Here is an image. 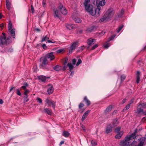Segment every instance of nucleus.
Instances as JSON below:
<instances>
[{
    "label": "nucleus",
    "mask_w": 146,
    "mask_h": 146,
    "mask_svg": "<svg viewBox=\"0 0 146 146\" xmlns=\"http://www.w3.org/2000/svg\"><path fill=\"white\" fill-rule=\"evenodd\" d=\"M86 104L88 106H89L90 104V101H86Z\"/></svg>",
    "instance_id": "nucleus-55"
},
{
    "label": "nucleus",
    "mask_w": 146,
    "mask_h": 146,
    "mask_svg": "<svg viewBox=\"0 0 146 146\" xmlns=\"http://www.w3.org/2000/svg\"><path fill=\"white\" fill-rule=\"evenodd\" d=\"M123 131H121L117 133L115 135V137L116 139H120L121 138L122 135H123Z\"/></svg>",
    "instance_id": "nucleus-21"
},
{
    "label": "nucleus",
    "mask_w": 146,
    "mask_h": 146,
    "mask_svg": "<svg viewBox=\"0 0 146 146\" xmlns=\"http://www.w3.org/2000/svg\"><path fill=\"white\" fill-rule=\"evenodd\" d=\"M64 143V141H62L60 143V145H61L63 144Z\"/></svg>",
    "instance_id": "nucleus-59"
},
{
    "label": "nucleus",
    "mask_w": 146,
    "mask_h": 146,
    "mask_svg": "<svg viewBox=\"0 0 146 146\" xmlns=\"http://www.w3.org/2000/svg\"><path fill=\"white\" fill-rule=\"evenodd\" d=\"M15 87H11L10 89V91L11 92V91L13 89H15Z\"/></svg>",
    "instance_id": "nucleus-60"
},
{
    "label": "nucleus",
    "mask_w": 146,
    "mask_h": 146,
    "mask_svg": "<svg viewBox=\"0 0 146 146\" xmlns=\"http://www.w3.org/2000/svg\"><path fill=\"white\" fill-rule=\"evenodd\" d=\"M28 86V84L27 83H25L24 84V85L22 86L21 88L23 89H25L26 87Z\"/></svg>",
    "instance_id": "nucleus-45"
},
{
    "label": "nucleus",
    "mask_w": 146,
    "mask_h": 146,
    "mask_svg": "<svg viewBox=\"0 0 146 146\" xmlns=\"http://www.w3.org/2000/svg\"><path fill=\"white\" fill-rule=\"evenodd\" d=\"M10 33L13 38L15 37V31L14 29H12L10 31Z\"/></svg>",
    "instance_id": "nucleus-32"
},
{
    "label": "nucleus",
    "mask_w": 146,
    "mask_h": 146,
    "mask_svg": "<svg viewBox=\"0 0 146 146\" xmlns=\"http://www.w3.org/2000/svg\"><path fill=\"white\" fill-rule=\"evenodd\" d=\"M84 100H88L87 98L86 97H84Z\"/></svg>",
    "instance_id": "nucleus-64"
},
{
    "label": "nucleus",
    "mask_w": 146,
    "mask_h": 146,
    "mask_svg": "<svg viewBox=\"0 0 146 146\" xmlns=\"http://www.w3.org/2000/svg\"><path fill=\"white\" fill-rule=\"evenodd\" d=\"M121 127H116L115 129V131L117 133H119L121 129Z\"/></svg>",
    "instance_id": "nucleus-40"
},
{
    "label": "nucleus",
    "mask_w": 146,
    "mask_h": 146,
    "mask_svg": "<svg viewBox=\"0 0 146 146\" xmlns=\"http://www.w3.org/2000/svg\"><path fill=\"white\" fill-rule=\"evenodd\" d=\"M82 128L83 129L84 131H86V129H85V126H84L83 125H82Z\"/></svg>",
    "instance_id": "nucleus-56"
},
{
    "label": "nucleus",
    "mask_w": 146,
    "mask_h": 146,
    "mask_svg": "<svg viewBox=\"0 0 146 146\" xmlns=\"http://www.w3.org/2000/svg\"><path fill=\"white\" fill-rule=\"evenodd\" d=\"M146 120V119L145 117H143L142 119V121H144Z\"/></svg>",
    "instance_id": "nucleus-61"
},
{
    "label": "nucleus",
    "mask_w": 146,
    "mask_h": 146,
    "mask_svg": "<svg viewBox=\"0 0 146 146\" xmlns=\"http://www.w3.org/2000/svg\"><path fill=\"white\" fill-rule=\"evenodd\" d=\"M67 66L69 68L70 71H71V70L73 68L74 66L71 63H68L67 64Z\"/></svg>",
    "instance_id": "nucleus-31"
},
{
    "label": "nucleus",
    "mask_w": 146,
    "mask_h": 146,
    "mask_svg": "<svg viewBox=\"0 0 146 146\" xmlns=\"http://www.w3.org/2000/svg\"><path fill=\"white\" fill-rule=\"evenodd\" d=\"M140 74V72L139 71H138L137 73V80L136 82L137 84H138L139 83L140 81V77L139 75Z\"/></svg>",
    "instance_id": "nucleus-26"
},
{
    "label": "nucleus",
    "mask_w": 146,
    "mask_h": 146,
    "mask_svg": "<svg viewBox=\"0 0 146 146\" xmlns=\"http://www.w3.org/2000/svg\"><path fill=\"white\" fill-rule=\"evenodd\" d=\"M42 59L43 61L42 62V64L40 66V67L42 68H43L45 67L48 64V61L47 59L45 57L43 58H41L40 60H41Z\"/></svg>",
    "instance_id": "nucleus-7"
},
{
    "label": "nucleus",
    "mask_w": 146,
    "mask_h": 146,
    "mask_svg": "<svg viewBox=\"0 0 146 146\" xmlns=\"http://www.w3.org/2000/svg\"><path fill=\"white\" fill-rule=\"evenodd\" d=\"M78 42H74L70 47L69 53L71 54L76 48L78 46Z\"/></svg>",
    "instance_id": "nucleus-6"
},
{
    "label": "nucleus",
    "mask_w": 146,
    "mask_h": 146,
    "mask_svg": "<svg viewBox=\"0 0 146 146\" xmlns=\"http://www.w3.org/2000/svg\"><path fill=\"white\" fill-rule=\"evenodd\" d=\"M46 0H43L42 1V5L44 7L46 5Z\"/></svg>",
    "instance_id": "nucleus-48"
},
{
    "label": "nucleus",
    "mask_w": 146,
    "mask_h": 146,
    "mask_svg": "<svg viewBox=\"0 0 146 146\" xmlns=\"http://www.w3.org/2000/svg\"><path fill=\"white\" fill-rule=\"evenodd\" d=\"M76 60L75 59H74L72 60V63L73 65H75L76 64Z\"/></svg>",
    "instance_id": "nucleus-53"
},
{
    "label": "nucleus",
    "mask_w": 146,
    "mask_h": 146,
    "mask_svg": "<svg viewBox=\"0 0 146 146\" xmlns=\"http://www.w3.org/2000/svg\"><path fill=\"white\" fill-rule=\"evenodd\" d=\"M118 124V122L117 121V119H114L111 125L112 127H115Z\"/></svg>",
    "instance_id": "nucleus-18"
},
{
    "label": "nucleus",
    "mask_w": 146,
    "mask_h": 146,
    "mask_svg": "<svg viewBox=\"0 0 146 146\" xmlns=\"http://www.w3.org/2000/svg\"><path fill=\"white\" fill-rule=\"evenodd\" d=\"M91 143L92 146H95L97 144L96 142L94 140H92Z\"/></svg>",
    "instance_id": "nucleus-43"
},
{
    "label": "nucleus",
    "mask_w": 146,
    "mask_h": 146,
    "mask_svg": "<svg viewBox=\"0 0 146 146\" xmlns=\"http://www.w3.org/2000/svg\"><path fill=\"white\" fill-rule=\"evenodd\" d=\"M36 30L37 32H39L40 31V29L38 28H37L36 29Z\"/></svg>",
    "instance_id": "nucleus-62"
},
{
    "label": "nucleus",
    "mask_w": 146,
    "mask_h": 146,
    "mask_svg": "<svg viewBox=\"0 0 146 146\" xmlns=\"http://www.w3.org/2000/svg\"><path fill=\"white\" fill-rule=\"evenodd\" d=\"M44 110L49 115H51L52 114V111L50 109L46 108L44 109Z\"/></svg>",
    "instance_id": "nucleus-28"
},
{
    "label": "nucleus",
    "mask_w": 146,
    "mask_h": 146,
    "mask_svg": "<svg viewBox=\"0 0 146 146\" xmlns=\"http://www.w3.org/2000/svg\"><path fill=\"white\" fill-rule=\"evenodd\" d=\"M94 27L92 26L90 28H87V30L88 31L91 32L94 29Z\"/></svg>",
    "instance_id": "nucleus-38"
},
{
    "label": "nucleus",
    "mask_w": 146,
    "mask_h": 146,
    "mask_svg": "<svg viewBox=\"0 0 146 146\" xmlns=\"http://www.w3.org/2000/svg\"><path fill=\"white\" fill-rule=\"evenodd\" d=\"M126 77V76L125 74L122 75L121 77V81L122 82L125 79Z\"/></svg>",
    "instance_id": "nucleus-34"
},
{
    "label": "nucleus",
    "mask_w": 146,
    "mask_h": 146,
    "mask_svg": "<svg viewBox=\"0 0 146 146\" xmlns=\"http://www.w3.org/2000/svg\"><path fill=\"white\" fill-rule=\"evenodd\" d=\"M2 34L3 36L0 38V46H2L4 44H7L11 42V40L9 37H8L7 39L5 36V33H3Z\"/></svg>",
    "instance_id": "nucleus-4"
},
{
    "label": "nucleus",
    "mask_w": 146,
    "mask_h": 146,
    "mask_svg": "<svg viewBox=\"0 0 146 146\" xmlns=\"http://www.w3.org/2000/svg\"><path fill=\"white\" fill-rule=\"evenodd\" d=\"M73 74H74V72H73L72 71V72H71L70 74V76L72 75H72H73Z\"/></svg>",
    "instance_id": "nucleus-63"
},
{
    "label": "nucleus",
    "mask_w": 146,
    "mask_h": 146,
    "mask_svg": "<svg viewBox=\"0 0 146 146\" xmlns=\"http://www.w3.org/2000/svg\"><path fill=\"white\" fill-rule=\"evenodd\" d=\"M62 135L65 137H68L70 135V133L66 131H64L62 133Z\"/></svg>",
    "instance_id": "nucleus-30"
},
{
    "label": "nucleus",
    "mask_w": 146,
    "mask_h": 146,
    "mask_svg": "<svg viewBox=\"0 0 146 146\" xmlns=\"http://www.w3.org/2000/svg\"><path fill=\"white\" fill-rule=\"evenodd\" d=\"M90 110H88L86 111L84 113L82 117V121L84 120L87 117L88 113L90 112Z\"/></svg>",
    "instance_id": "nucleus-17"
},
{
    "label": "nucleus",
    "mask_w": 146,
    "mask_h": 146,
    "mask_svg": "<svg viewBox=\"0 0 146 146\" xmlns=\"http://www.w3.org/2000/svg\"><path fill=\"white\" fill-rule=\"evenodd\" d=\"M63 49H60L58 50L56 52L58 53H60L62 52L63 51Z\"/></svg>",
    "instance_id": "nucleus-52"
},
{
    "label": "nucleus",
    "mask_w": 146,
    "mask_h": 146,
    "mask_svg": "<svg viewBox=\"0 0 146 146\" xmlns=\"http://www.w3.org/2000/svg\"><path fill=\"white\" fill-rule=\"evenodd\" d=\"M48 89L47 90V92L48 94H52L53 92V86L50 85H48Z\"/></svg>",
    "instance_id": "nucleus-12"
},
{
    "label": "nucleus",
    "mask_w": 146,
    "mask_h": 146,
    "mask_svg": "<svg viewBox=\"0 0 146 146\" xmlns=\"http://www.w3.org/2000/svg\"><path fill=\"white\" fill-rule=\"evenodd\" d=\"M45 57L47 59H49L50 61L53 60L55 58L54 53L52 52L48 53L45 55Z\"/></svg>",
    "instance_id": "nucleus-10"
},
{
    "label": "nucleus",
    "mask_w": 146,
    "mask_h": 146,
    "mask_svg": "<svg viewBox=\"0 0 146 146\" xmlns=\"http://www.w3.org/2000/svg\"><path fill=\"white\" fill-rule=\"evenodd\" d=\"M115 36V35H112L109 38L107 42L105 43L104 45V47L106 48H107L110 46V43H109V42L112 40L114 38Z\"/></svg>",
    "instance_id": "nucleus-9"
},
{
    "label": "nucleus",
    "mask_w": 146,
    "mask_h": 146,
    "mask_svg": "<svg viewBox=\"0 0 146 146\" xmlns=\"http://www.w3.org/2000/svg\"><path fill=\"white\" fill-rule=\"evenodd\" d=\"M80 49L82 50H83L85 48V47L84 46L81 47L80 48Z\"/></svg>",
    "instance_id": "nucleus-57"
},
{
    "label": "nucleus",
    "mask_w": 146,
    "mask_h": 146,
    "mask_svg": "<svg viewBox=\"0 0 146 146\" xmlns=\"http://www.w3.org/2000/svg\"><path fill=\"white\" fill-rule=\"evenodd\" d=\"M96 42V40L94 39L90 38L88 40V44L90 46L94 44Z\"/></svg>",
    "instance_id": "nucleus-16"
},
{
    "label": "nucleus",
    "mask_w": 146,
    "mask_h": 146,
    "mask_svg": "<svg viewBox=\"0 0 146 146\" xmlns=\"http://www.w3.org/2000/svg\"><path fill=\"white\" fill-rule=\"evenodd\" d=\"M16 93L19 96H21V94L20 92V91L19 90V89H17L16 90Z\"/></svg>",
    "instance_id": "nucleus-44"
},
{
    "label": "nucleus",
    "mask_w": 146,
    "mask_h": 146,
    "mask_svg": "<svg viewBox=\"0 0 146 146\" xmlns=\"http://www.w3.org/2000/svg\"><path fill=\"white\" fill-rule=\"evenodd\" d=\"M74 21L77 23H80L82 22V20L78 18H76L75 19Z\"/></svg>",
    "instance_id": "nucleus-36"
},
{
    "label": "nucleus",
    "mask_w": 146,
    "mask_h": 146,
    "mask_svg": "<svg viewBox=\"0 0 146 146\" xmlns=\"http://www.w3.org/2000/svg\"><path fill=\"white\" fill-rule=\"evenodd\" d=\"M58 8L60 10L61 13L64 15H66L67 13V11L66 8L62 4H60Z\"/></svg>",
    "instance_id": "nucleus-8"
},
{
    "label": "nucleus",
    "mask_w": 146,
    "mask_h": 146,
    "mask_svg": "<svg viewBox=\"0 0 146 146\" xmlns=\"http://www.w3.org/2000/svg\"><path fill=\"white\" fill-rule=\"evenodd\" d=\"M106 3L105 1L104 0H102L100 2L99 5L101 6L104 5Z\"/></svg>",
    "instance_id": "nucleus-35"
},
{
    "label": "nucleus",
    "mask_w": 146,
    "mask_h": 146,
    "mask_svg": "<svg viewBox=\"0 0 146 146\" xmlns=\"http://www.w3.org/2000/svg\"><path fill=\"white\" fill-rule=\"evenodd\" d=\"M12 27V24L10 22L8 24V28L9 30H11Z\"/></svg>",
    "instance_id": "nucleus-41"
},
{
    "label": "nucleus",
    "mask_w": 146,
    "mask_h": 146,
    "mask_svg": "<svg viewBox=\"0 0 146 146\" xmlns=\"http://www.w3.org/2000/svg\"><path fill=\"white\" fill-rule=\"evenodd\" d=\"M84 106V105L82 103H80L79 105V111L81 112H83L84 110V109L83 108V107Z\"/></svg>",
    "instance_id": "nucleus-22"
},
{
    "label": "nucleus",
    "mask_w": 146,
    "mask_h": 146,
    "mask_svg": "<svg viewBox=\"0 0 146 146\" xmlns=\"http://www.w3.org/2000/svg\"><path fill=\"white\" fill-rule=\"evenodd\" d=\"M49 37L47 36V35L46 36L44 37L42 39L41 42H43L46 41H47L48 43H55L56 42L55 41L52 42L49 40Z\"/></svg>",
    "instance_id": "nucleus-11"
},
{
    "label": "nucleus",
    "mask_w": 146,
    "mask_h": 146,
    "mask_svg": "<svg viewBox=\"0 0 146 146\" xmlns=\"http://www.w3.org/2000/svg\"><path fill=\"white\" fill-rule=\"evenodd\" d=\"M90 0H86L84 4L86 10L87 11L90 15H94V13H93L94 7L93 5L90 3Z\"/></svg>",
    "instance_id": "nucleus-3"
},
{
    "label": "nucleus",
    "mask_w": 146,
    "mask_h": 146,
    "mask_svg": "<svg viewBox=\"0 0 146 146\" xmlns=\"http://www.w3.org/2000/svg\"><path fill=\"white\" fill-rule=\"evenodd\" d=\"M61 67L58 65H56L54 68V69L56 71H59L61 69Z\"/></svg>",
    "instance_id": "nucleus-33"
},
{
    "label": "nucleus",
    "mask_w": 146,
    "mask_h": 146,
    "mask_svg": "<svg viewBox=\"0 0 146 146\" xmlns=\"http://www.w3.org/2000/svg\"><path fill=\"white\" fill-rule=\"evenodd\" d=\"M10 0H6V6L7 8L9 10H10Z\"/></svg>",
    "instance_id": "nucleus-27"
},
{
    "label": "nucleus",
    "mask_w": 146,
    "mask_h": 146,
    "mask_svg": "<svg viewBox=\"0 0 146 146\" xmlns=\"http://www.w3.org/2000/svg\"><path fill=\"white\" fill-rule=\"evenodd\" d=\"M124 12V10L123 9H122L121 10L120 13L118 14V16L120 17H121L123 14Z\"/></svg>",
    "instance_id": "nucleus-37"
},
{
    "label": "nucleus",
    "mask_w": 146,
    "mask_h": 146,
    "mask_svg": "<svg viewBox=\"0 0 146 146\" xmlns=\"http://www.w3.org/2000/svg\"><path fill=\"white\" fill-rule=\"evenodd\" d=\"M137 131L135 130V132L129 136L126 137L124 139L121 141L120 143V146H131L132 143L131 140L135 137Z\"/></svg>",
    "instance_id": "nucleus-1"
},
{
    "label": "nucleus",
    "mask_w": 146,
    "mask_h": 146,
    "mask_svg": "<svg viewBox=\"0 0 146 146\" xmlns=\"http://www.w3.org/2000/svg\"><path fill=\"white\" fill-rule=\"evenodd\" d=\"M113 127L110 125H108L106 128V132L108 133L111 132L112 131V128Z\"/></svg>",
    "instance_id": "nucleus-19"
},
{
    "label": "nucleus",
    "mask_w": 146,
    "mask_h": 146,
    "mask_svg": "<svg viewBox=\"0 0 146 146\" xmlns=\"http://www.w3.org/2000/svg\"><path fill=\"white\" fill-rule=\"evenodd\" d=\"M82 63V60L80 59H79L78 60L77 62L76 63V66H78L80 64Z\"/></svg>",
    "instance_id": "nucleus-46"
},
{
    "label": "nucleus",
    "mask_w": 146,
    "mask_h": 146,
    "mask_svg": "<svg viewBox=\"0 0 146 146\" xmlns=\"http://www.w3.org/2000/svg\"><path fill=\"white\" fill-rule=\"evenodd\" d=\"M46 104L49 106H52L54 108L55 102L54 101H46Z\"/></svg>",
    "instance_id": "nucleus-14"
},
{
    "label": "nucleus",
    "mask_w": 146,
    "mask_h": 146,
    "mask_svg": "<svg viewBox=\"0 0 146 146\" xmlns=\"http://www.w3.org/2000/svg\"><path fill=\"white\" fill-rule=\"evenodd\" d=\"M146 108V102L140 101L138 104L137 112L138 114H142L146 115V110H144L143 109Z\"/></svg>",
    "instance_id": "nucleus-2"
},
{
    "label": "nucleus",
    "mask_w": 146,
    "mask_h": 146,
    "mask_svg": "<svg viewBox=\"0 0 146 146\" xmlns=\"http://www.w3.org/2000/svg\"><path fill=\"white\" fill-rule=\"evenodd\" d=\"M112 106H111L110 105L108 106L105 110L104 112L105 113H106L110 111L112 109Z\"/></svg>",
    "instance_id": "nucleus-24"
},
{
    "label": "nucleus",
    "mask_w": 146,
    "mask_h": 146,
    "mask_svg": "<svg viewBox=\"0 0 146 146\" xmlns=\"http://www.w3.org/2000/svg\"><path fill=\"white\" fill-rule=\"evenodd\" d=\"M42 47L44 49H45L47 48V46L45 44H44L42 45Z\"/></svg>",
    "instance_id": "nucleus-50"
},
{
    "label": "nucleus",
    "mask_w": 146,
    "mask_h": 146,
    "mask_svg": "<svg viewBox=\"0 0 146 146\" xmlns=\"http://www.w3.org/2000/svg\"><path fill=\"white\" fill-rule=\"evenodd\" d=\"M7 50L8 52H13V49L12 48H9Z\"/></svg>",
    "instance_id": "nucleus-51"
},
{
    "label": "nucleus",
    "mask_w": 146,
    "mask_h": 146,
    "mask_svg": "<svg viewBox=\"0 0 146 146\" xmlns=\"http://www.w3.org/2000/svg\"><path fill=\"white\" fill-rule=\"evenodd\" d=\"M131 104V103H130L127 104L126 107L124 108L123 110L124 111L125 110H127V109H129L130 107V106Z\"/></svg>",
    "instance_id": "nucleus-42"
},
{
    "label": "nucleus",
    "mask_w": 146,
    "mask_h": 146,
    "mask_svg": "<svg viewBox=\"0 0 146 146\" xmlns=\"http://www.w3.org/2000/svg\"><path fill=\"white\" fill-rule=\"evenodd\" d=\"M29 90H26L24 93V94L25 96H24V98L26 100H28V99H27L28 97L27 94L29 93Z\"/></svg>",
    "instance_id": "nucleus-25"
},
{
    "label": "nucleus",
    "mask_w": 146,
    "mask_h": 146,
    "mask_svg": "<svg viewBox=\"0 0 146 146\" xmlns=\"http://www.w3.org/2000/svg\"><path fill=\"white\" fill-rule=\"evenodd\" d=\"M38 78L43 82H44L46 79V77L45 76H39L38 77Z\"/></svg>",
    "instance_id": "nucleus-29"
},
{
    "label": "nucleus",
    "mask_w": 146,
    "mask_h": 146,
    "mask_svg": "<svg viewBox=\"0 0 146 146\" xmlns=\"http://www.w3.org/2000/svg\"><path fill=\"white\" fill-rule=\"evenodd\" d=\"M123 27V25H122L121 26H120L118 28V29L117 30V33H119L121 29H122Z\"/></svg>",
    "instance_id": "nucleus-39"
},
{
    "label": "nucleus",
    "mask_w": 146,
    "mask_h": 146,
    "mask_svg": "<svg viewBox=\"0 0 146 146\" xmlns=\"http://www.w3.org/2000/svg\"><path fill=\"white\" fill-rule=\"evenodd\" d=\"M106 32L105 31H103L99 33V35L100 36H102Z\"/></svg>",
    "instance_id": "nucleus-49"
},
{
    "label": "nucleus",
    "mask_w": 146,
    "mask_h": 146,
    "mask_svg": "<svg viewBox=\"0 0 146 146\" xmlns=\"http://www.w3.org/2000/svg\"><path fill=\"white\" fill-rule=\"evenodd\" d=\"M54 16L55 17L59 18L60 17V13L59 11L56 9H53Z\"/></svg>",
    "instance_id": "nucleus-15"
},
{
    "label": "nucleus",
    "mask_w": 146,
    "mask_h": 146,
    "mask_svg": "<svg viewBox=\"0 0 146 146\" xmlns=\"http://www.w3.org/2000/svg\"><path fill=\"white\" fill-rule=\"evenodd\" d=\"M66 26V27L69 30H71L75 27V25L73 24H67Z\"/></svg>",
    "instance_id": "nucleus-20"
},
{
    "label": "nucleus",
    "mask_w": 146,
    "mask_h": 146,
    "mask_svg": "<svg viewBox=\"0 0 146 146\" xmlns=\"http://www.w3.org/2000/svg\"><path fill=\"white\" fill-rule=\"evenodd\" d=\"M3 26H4V25H3V23L1 24L0 25V27L1 28H3Z\"/></svg>",
    "instance_id": "nucleus-58"
},
{
    "label": "nucleus",
    "mask_w": 146,
    "mask_h": 146,
    "mask_svg": "<svg viewBox=\"0 0 146 146\" xmlns=\"http://www.w3.org/2000/svg\"><path fill=\"white\" fill-rule=\"evenodd\" d=\"M98 45L97 44H95V45H94L91 48V50H92L96 48L97 47H98Z\"/></svg>",
    "instance_id": "nucleus-47"
},
{
    "label": "nucleus",
    "mask_w": 146,
    "mask_h": 146,
    "mask_svg": "<svg viewBox=\"0 0 146 146\" xmlns=\"http://www.w3.org/2000/svg\"><path fill=\"white\" fill-rule=\"evenodd\" d=\"M31 10H32V13H34L35 10H34V9L33 6L32 5H31Z\"/></svg>",
    "instance_id": "nucleus-54"
},
{
    "label": "nucleus",
    "mask_w": 146,
    "mask_h": 146,
    "mask_svg": "<svg viewBox=\"0 0 146 146\" xmlns=\"http://www.w3.org/2000/svg\"><path fill=\"white\" fill-rule=\"evenodd\" d=\"M108 20V18L107 17L105 14H104L103 17L100 19L99 21L100 22H102L105 21H107Z\"/></svg>",
    "instance_id": "nucleus-23"
},
{
    "label": "nucleus",
    "mask_w": 146,
    "mask_h": 146,
    "mask_svg": "<svg viewBox=\"0 0 146 146\" xmlns=\"http://www.w3.org/2000/svg\"><path fill=\"white\" fill-rule=\"evenodd\" d=\"M101 8L99 6H98L97 8L95 9L94 11H93L92 13H94V15L92 16H94L95 15H100V10Z\"/></svg>",
    "instance_id": "nucleus-13"
},
{
    "label": "nucleus",
    "mask_w": 146,
    "mask_h": 146,
    "mask_svg": "<svg viewBox=\"0 0 146 146\" xmlns=\"http://www.w3.org/2000/svg\"><path fill=\"white\" fill-rule=\"evenodd\" d=\"M115 13L114 11L112 8L108 9L105 14L108 19H109L114 15Z\"/></svg>",
    "instance_id": "nucleus-5"
}]
</instances>
